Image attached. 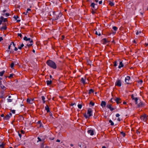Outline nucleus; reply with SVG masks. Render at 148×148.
I'll list each match as a JSON object with an SVG mask.
<instances>
[{"label": "nucleus", "mask_w": 148, "mask_h": 148, "mask_svg": "<svg viewBox=\"0 0 148 148\" xmlns=\"http://www.w3.org/2000/svg\"><path fill=\"white\" fill-rule=\"evenodd\" d=\"M147 116L145 114H144L140 116L141 120L143 121H146L147 119Z\"/></svg>", "instance_id": "f03ea898"}, {"label": "nucleus", "mask_w": 148, "mask_h": 148, "mask_svg": "<svg viewBox=\"0 0 148 148\" xmlns=\"http://www.w3.org/2000/svg\"><path fill=\"white\" fill-rule=\"evenodd\" d=\"M1 117H3V118L4 117H4V114H1Z\"/></svg>", "instance_id": "69168bd1"}, {"label": "nucleus", "mask_w": 148, "mask_h": 148, "mask_svg": "<svg viewBox=\"0 0 148 148\" xmlns=\"http://www.w3.org/2000/svg\"><path fill=\"white\" fill-rule=\"evenodd\" d=\"M34 100L32 99L28 98L27 99V103L29 104H32L33 103Z\"/></svg>", "instance_id": "9b49d317"}, {"label": "nucleus", "mask_w": 148, "mask_h": 148, "mask_svg": "<svg viewBox=\"0 0 148 148\" xmlns=\"http://www.w3.org/2000/svg\"><path fill=\"white\" fill-rule=\"evenodd\" d=\"M109 122L110 123V124L111 125H114V123L111 120H109Z\"/></svg>", "instance_id": "c756f323"}, {"label": "nucleus", "mask_w": 148, "mask_h": 148, "mask_svg": "<svg viewBox=\"0 0 148 148\" xmlns=\"http://www.w3.org/2000/svg\"><path fill=\"white\" fill-rule=\"evenodd\" d=\"M12 100L11 99H8V102H12Z\"/></svg>", "instance_id": "8fccbe9b"}, {"label": "nucleus", "mask_w": 148, "mask_h": 148, "mask_svg": "<svg viewBox=\"0 0 148 148\" xmlns=\"http://www.w3.org/2000/svg\"><path fill=\"white\" fill-rule=\"evenodd\" d=\"M32 45H33V43H31V44H29V45L27 44V46H28L29 47L30 46H32Z\"/></svg>", "instance_id": "de8ad7c7"}, {"label": "nucleus", "mask_w": 148, "mask_h": 148, "mask_svg": "<svg viewBox=\"0 0 148 148\" xmlns=\"http://www.w3.org/2000/svg\"><path fill=\"white\" fill-rule=\"evenodd\" d=\"M21 134H24L25 133V132L22 130H21Z\"/></svg>", "instance_id": "49530a36"}, {"label": "nucleus", "mask_w": 148, "mask_h": 148, "mask_svg": "<svg viewBox=\"0 0 148 148\" xmlns=\"http://www.w3.org/2000/svg\"><path fill=\"white\" fill-rule=\"evenodd\" d=\"M5 15L7 16H8L10 15V14L9 13H6L5 14Z\"/></svg>", "instance_id": "e2e57ef3"}, {"label": "nucleus", "mask_w": 148, "mask_h": 148, "mask_svg": "<svg viewBox=\"0 0 148 148\" xmlns=\"http://www.w3.org/2000/svg\"><path fill=\"white\" fill-rule=\"evenodd\" d=\"M112 105L111 104H108L107 105V107L109 108L111 111H112L113 110H114V108H113L112 107Z\"/></svg>", "instance_id": "f8f14e48"}, {"label": "nucleus", "mask_w": 148, "mask_h": 148, "mask_svg": "<svg viewBox=\"0 0 148 148\" xmlns=\"http://www.w3.org/2000/svg\"><path fill=\"white\" fill-rule=\"evenodd\" d=\"M112 29L115 31H117L118 29L117 28L116 26L113 27H112Z\"/></svg>", "instance_id": "473e14b6"}, {"label": "nucleus", "mask_w": 148, "mask_h": 148, "mask_svg": "<svg viewBox=\"0 0 148 148\" xmlns=\"http://www.w3.org/2000/svg\"><path fill=\"white\" fill-rule=\"evenodd\" d=\"M0 18L1 20L3 22H6L7 21V19L6 18H4L3 16H1Z\"/></svg>", "instance_id": "6ab92c4d"}, {"label": "nucleus", "mask_w": 148, "mask_h": 148, "mask_svg": "<svg viewBox=\"0 0 148 148\" xmlns=\"http://www.w3.org/2000/svg\"><path fill=\"white\" fill-rule=\"evenodd\" d=\"M95 34L97 35H98L99 36H100L101 35V34L99 32H98V31H96Z\"/></svg>", "instance_id": "cd10ccee"}, {"label": "nucleus", "mask_w": 148, "mask_h": 148, "mask_svg": "<svg viewBox=\"0 0 148 148\" xmlns=\"http://www.w3.org/2000/svg\"><path fill=\"white\" fill-rule=\"evenodd\" d=\"M58 64H62V61L60 60H58Z\"/></svg>", "instance_id": "4c0bfd02"}, {"label": "nucleus", "mask_w": 148, "mask_h": 148, "mask_svg": "<svg viewBox=\"0 0 148 148\" xmlns=\"http://www.w3.org/2000/svg\"><path fill=\"white\" fill-rule=\"evenodd\" d=\"M120 133L123 137H125L126 135L125 133L123 132H121Z\"/></svg>", "instance_id": "c85d7f7f"}, {"label": "nucleus", "mask_w": 148, "mask_h": 148, "mask_svg": "<svg viewBox=\"0 0 148 148\" xmlns=\"http://www.w3.org/2000/svg\"><path fill=\"white\" fill-rule=\"evenodd\" d=\"M44 143H42L41 144V147H40V148H44Z\"/></svg>", "instance_id": "79ce46f5"}, {"label": "nucleus", "mask_w": 148, "mask_h": 148, "mask_svg": "<svg viewBox=\"0 0 148 148\" xmlns=\"http://www.w3.org/2000/svg\"><path fill=\"white\" fill-rule=\"evenodd\" d=\"M138 108H142L144 107L145 105L143 102H140L138 104Z\"/></svg>", "instance_id": "6e6552de"}, {"label": "nucleus", "mask_w": 148, "mask_h": 148, "mask_svg": "<svg viewBox=\"0 0 148 148\" xmlns=\"http://www.w3.org/2000/svg\"><path fill=\"white\" fill-rule=\"evenodd\" d=\"M114 99H113V98H112L110 101V102L112 103H113V102H114Z\"/></svg>", "instance_id": "37998d69"}, {"label": "nucleus", "mask_w": 148, "mask_h": 148, "mask_svg": "<svg viewBox=\"0 0 148 148\" xmlns=\"http://www.w3.org/2000/svg\"><path fill=\"white\" fill-rule=\"evenodd\" d=\"M88 134H90V135L91 136L93 135H94V134L93 130H88Z\"/></svg>", "instance_id": "dca6fc26"}, {"label": "nucleus", "mask_w": 148, "mask_h": 148, "mask_svg": "<svg viewBox=\"0 0 148 148\" xmlns=\"http://www.w3.org/2000/svg\"><path fill=\"white\" fill-rule=\"evenodd\" d=\"M38 125V127L39 128V127H43V126L42 125V123H40V124H39V125Z\"/></svg>", "instance_id": "e433bc0d"}, {"label": "nucleus", "mask_w": 148, "mask_h": 148, "mask_svg": "<svg viewBox=\"0 0 148 148\" xmlns=\"http://www.w3.org/2000/svg\"><path fill=\"white\" fill-rule=\"evenodd\" d=\"M117 62L115 61L114 62V66H117Z\"/></svg>", "instance_id": "ea45409f"}, {"label": "nucleus", "mask_w": 148, "mask_h": 148, "mask_svg": "<svg viewBox=\"0 0 148 148\" xmlns=\"http://www.w3.org/2000/svg\"><path fill=\"white\" fill-rule=\"evenodd\" d=\"M84 116L86 119H87L89 118V117L87 115L86 113L84 114Z\"/></svg>", "instance_id": "7c9ffc66"}, {"label": "nucleus", "mask_w": 148, "mask_h": 148, "mask_svg": "<svg viewBox=\"0 0 148 148\" xmlns=\"http://www.w3.org/2000/svg\"><path fill=\"white\" fill-rule=\"evenodd\" d=\"M114 101H116L117 104H119L121 102V100L120 98L116 97L114 99Z\"/></svg>", "instance_id": "39448f33"}, {"label": "nucleus", "mask_w": 148, "mask_h": 148, "mask_svg": "<svg viewBox=\"0 0 148 148\" xmlns=\"http://www.w3.org/2000/svg\"><path fill=\"white\" fill-rule=\"evenodd\" d=\"M14 62H12L11 63V64H10V66H11V67L13 69L14 66Z\"/></svg>", "instance_id": "72a5a7b5"}, {"label": "nucleus", "mask_w": 148, "mask_h": 148, "mask_svg": "<svg viewBox=\"0 0 148 148\" xmlns=\"http://www.w3.org/2000/svg\"><path fill=\"white\" fill-rule=\"evenodd\" d=\"M12 43L13 44V46L14 47H15V45L14 44V42H11V43L12 44Z\"/></svg>", "instance_id": "052dcab7"}, {"label": "nucleus", "mask_w": 148, "mask_h": 148, "mask_svg": "<svg viewBox=\"0 0 148 148\" xmlns=\"http://www.w3.org/2000/svg\"><path fill=\"white\" fill-rule=\"evenodd\" d=\"M79 146L81 148H82L83 147V145L82 144H79Z\"/></svg>", "instance_id": "5fc2aeb1"}, {"label": "nucleus", "mask_w": 148, "mask_h": 148, "mask_svg": "<svg viewBox=\"0 0 148 148\" xmlns=\"http://www.w3.org/2000/svg\"><path fill=\"white\" fill-rule=\"evenodd\" d=\"M139 82H140L141 83H142L143 82V81L142 80H140L138 82V83Z\"/></svg>", "instance_id": "0e129e2a"}, {"label": "nucleus", "mask_w": 148, "mask_h": 148, "mask_svg": "<svg viewBox=\"0 0 148 148\" xmlns=\"http://www.w3.org/2000/svg\"><path fill=\"white\" fill-rule=\"evenodd\" d=\"M102 42V43L103 44H105L109 42L106 39V38H104L102 39L101 40Z\"/></svg>", "instance_id": "4468645a"}, {"label": "nucleus", "mask_w": 148, "mask_h": 148, "mask_svg": "<svg viewBox=\"0 0 148 148\" xmlns=\"http://www.w3.org/2000/svg\"><path fill=\"white\" fill-rule=\"evenodd\" d=\"M42 123L40 121H39L37 123V125H39V124Z\"/></svg>", "instance_id": "864d4df0"}, {"label": "nucleus", "mask_w": 148, "mask_h": 148, "mask_svg": "<svg viewBox=\"0 0 148 148\" xmlns=\"http://www.w3.org/2000/svg\"><path fill=\"white\" fill-rule=\"evenodd\" d=\"M3 38L2 37H0V42L2 40H3Z\"/></svg>", "instance_id": "680f3d73"}, {"label": "nucleus", "mask_w": 148, "mask_h": 148, "mask_svg": "<svg viewBox=\"0 0 148 148\" xmlns=\"http://www.w3.org/2000/svg\"><path fill=\"white\" fill-rule=\"evenodd\" d=\"M89 104L91 105L92 106H93L94 105L95 103L94 102L91 101L89 103Z\"/></svg>", "instance_id": "f704fd0d"}, {"label": "nucleus", "mask_w": 148, "mask_h": 148, "mask_svg": "<svg viewBox=\"0 0 148 148\" xmlns=\"http://www.w3.org/2000/svg\"><path fill=\"white\" fill-rule=\"evenodd\" d=\"M116 117H119L120 116V115L119 114H116Z\"/></svg>", "instance_id": "bf43d9fd"}, {"label": "nucleus", "mask_w": 148, "mask_h": 148, "mask_svg": "<svg viewBox=\"0 0 148 148\" xmlns=\"http://www.w3.org/2000/svg\"><path fill=\"white\" fill-rule=\"evenodd\" d=\"M47 64L50 67L55 69L57 68L56 63L52 60H49L47 61Z\"/></svg>", "instance_id": "f257e3e1"}, {"label": "nucleus", "mask_w": 148, "mask_h": 148, "mask_svg": "<svg viewBox=\"0 0 148 148\" xmlns=\"http://www.w3.org/2000/svg\"><path fill=\"white\" fill-rule=\"evenodd\" d=\"M93 92H94L93 90L92 89H91L89 90V91L88 92V94H90L92 93H93Z\"/></svg>", "instance_id": "a878e982"}, {"label": "nucleus", "mask_w": 148, "mask_h": 148, "mask_svg": "<svg viewBox=\"0 0 148 148\" xmlns=\"http://www.w3.org/2000/svg\"><path fill=\"white\" fill-rule=\"evenodd\" d=\"M109 5H110V6H113L114 5V3L111 1H110L109 2Z\"/></svg>", "instance_id": "393cba45"}, {"label": "nucleus", "mask_w": 148, "mask_h": 148, "mask_svg": "<svg viewBox=\"0 0 148 148\" xmlns=\"http://www.w3.org/2000/svg\"><path fill=\"white\" fill-rule=\"evenodd\" d=\"M38 141H42L41 139L39 137L38 138Z\"/></svg>", "instance_id": "13d9d810"}, {"label": "nucleus", "mask_w": 148, "mask_h": 148, "mask_svg": "<svg viewBox=\"0 0 148 148\" xmlns=\"http://www.w3.org/2000/svg\"><path fill=\"white\" fill-rule=\"evenodd\" d=\"M10 116L9 114L7 115L5 117H4L3 119L4 120H8L10 118Z\"/></svg>", "instance_id": "a211bd4d"}, {"label": "nucleus", "mask_w": 148, "mask_h": 148, "mask_svg": "<svg viewBox=\"0 0 148 148\" xmlns=\"http://www.w3.org/2000/svg\"><path fill=\"white\" fill-rule=\"evenodd\" d=\"M14 74H10L9 76L8 77V78H11L13 77V75H14Z\"/></svg>", "instance_id": "c9c22d12"}, {"label": "nucleus", "mask_w": 148, "mask_h": 148, "mask_svg": "<svg viewBox=\"0 0 148 148\" xmlns=\"http://www.w3.org/2000/svg\"><path fill=\"white\" fill-rule=\"evenodd\" d=\"M23 40L26 41H29L31 43L33 42V40H31V39L30 38H27L26 36H25L23 38Z\"/></svg>", "instance_id": "20e7f679"}, {"label": "nucleus", "mask_w": 148, "mask_h": 148, "mask_svg": "<svg viewBox=\"0 0 148 148\" xmlns=\"http://www.w3.org/2000/svg\"><path fill=\"white\" fill-rule=\"evenodd\" d=\"M4 73V71H3L1 72H0V76H3Z\"/></svg>", "instance_id": "bb28decb"}, {"label": "nucleus", "mask_w": 148, "mask_h": 148, "mask_svg": "<svg viewBox=\"0 0 148 148\" xmlns=\"http://www.w3.org/2000/svg\"><path fill=\"white\" fill-rule=\"evenodd\" d=\"M92 111L91 109L89 108L88 110L87 114L88 115L89 117L90 116L92 115Z\"/></svg>", "instance_id": "423d86ee"}, {"label": "nucleus", "mask_w": 148, "mask_h": 148, "mask_svg": "<svg viewBox=\"0 0 148 148\" xmlns=\"http://www.w3.org/2000/svg\"><path fill=\"white\" fill-rule=\"evenodd\" d=\"M31 10L30 8H28L27 9V11L26 12V13H27L28 12V11H31Z\"/></svg>", "instance_id": "6e6d98bb"}, {"label": "nucleus", "mask_w": 148, "mask_h": 148, "mask_svg": "<svg viewBox=\"0 0 148 148\" xmlns=\"http://www.w3.org/2000/svg\"><path fill=\"white\" fill-rule=\"evenodd\" d=\"M47 84L48 85H51L52 83V81L51 80H47L46 82Z\"/></svg>", "instance_id": "4be33fe9"}, {"label": "nucleus", "mask_w": 148, "mask_h": 148, "mask_svg": "<svg viewBox=\"0 0 148 148\" xmlns=\"http://www.w3.org/2000/svg\"><path fill=\"white\" fill-rule=\"evenodd\" d=\"M130 77L129 76H127L125 77V82L127 84H130Z\"/></svg>", "instance_id": "7ed1b4c3"}, {"label": "nucleus", "mask_w": 148, "mask_h": 148, "mask_svg": "<svg viewBox=\"0 0 148 148\" xmlns=\"http://www.w3.org/2000/svg\"><path fill=\"white\" fill-rule=\"evenodd\" d=\"M141 31H139V32L138 31H137V32H136V35H138L139 33H141Z\"/></svg>", "instance_id": "09e8293b"}, {"label": "nucleus", "mask_w": 148, "mask_h": 148, "mask_svg": "<svg viewBox=\"0 0 148 148\" xmlns=\"http://www.w3.org/2000/svg\"><path fill=\"white\" fill-rule=\"evenodd\" d=\"M18 135H19V137H20V138H21V134H20L19 132H18Z\"/></svg>", "instance_id": "774afa93"}, {"label": "nucleus", "mask_w": 148, "mask_h": 148, "mask_svg": "<svg viewBox=\"0 0 148 148\" xmlns=\"http://www.w3.org/2000/svg\"><path fill=\"white\" fill-rule=\"evenodd\" d=\"M106 103L105 101H102L101 102V106L102 107H105Z\"/></svg>", "instance_id": "f3484780"}, {"label": "nucleus", "mask_w": 148, "mask_h": 148, "mask_svg": "<svg viewBox=\"0 0 148 148\" xmlns=\"http://www.w3.org/2000/svg\"><path fill=\"white\" fill-rule=\"evenodd\" d=\"M45 109L47 111V112H50L49 110V108L47 105L45 107Z\"/></svg>", "instance_id": "412c9836"}, {"label": "nucleus", "mask_w": 148, "mask_h": 148, "mask_svg": "<svg viewBox=\"0 0 148 148\" xmlns=\"http://www.w3.org/2000/svg\"><path fill=\"white\" fill-rule=\"evenodd\" d=\"M136 133L138 134H140V132L138 130H137L136 131Z\"/></svg>", "instance_id": "603ef678"}, {"label": "nucleus", "mask_w": 148, "mask_h": 148, "mask_svg": "<svg viewBox=\"0 0 148 148\" xmlns=\"http://www.w3.org/2000/svg\"><path fill=\"white\" fill-rule=\"evenodd\" d=\"M14 18L16 20L17 19V18H18V16H14Z\"/></svg>", "instance_id": "3c124183"}, {"label": "nucleus", "mask_w": 148, "mask_h": 148, "mask_svg": "<svg viewBox=\"0 0 148 148\" xmlns=\"http://www.w3.org/2000/svg\"><path fill=\"white\" fill-rule=\"evenodd\" d=\"M17 50H18L17 48L16 47H15L14 49V51H17Z\"/></svg>", "instance_id": "338daca9"}, {"label": "nucleus", "mask_w": 148, "mask_h": 148, "mask_svg": "<svg viewBox=\"0 0 148 148\" xmlns=\"http://www.w3.org/2000/svg\"><path fill=\"white\" fill-rule=\"evenodd\" d=\"M123 66L124 65L122 63V62L121 61L120 62L119 65V66L118 68L119 69H120L121 68L123 67Z\"/></svg>", "instance_id": "aec40b11"}, {"label": "nucleus", "mask_w": 148, "mask_h": 148, "mask_svg": "<svg viewBox=\"0 0 148 148\" xmlns=\"http://www.w3.org/2000/svg\"><path fill=\"white\" fill-rule=\"evenodd\" d=\"M86 79V77H84V78L82 77L81 78V81L84 85L86 84L87 83L85 82V80Z\"/></svg>", "instance_id": "ddd939ff"}, {"label": "nucleus", "mask_w": 148, "mask_h": 148, "mask_svg": "<svg viewBox=\"0 0 148 148\" xmlns=\"http://www.w3.org/2000/svg\"><path fill=\"white\" fill-rule=\"evenodd\" d=\"M3 25H4V26H3L1 27L0 28L1 30H5L7 29L6 27V24L5 23H3Z\"/></svg>", "instance_id": "9d476101"}, {"label": "nucleus", "mask_w": 148, "mask_h": 148, "mask_svg": "<svg viewBox=\"0 0 148 148\" xmlns=\"http://www.w3.org/2000/svg\"><path fill=\"white\" fill-rule=\"evenodd\" d=\"M95 3H91V4L90 6L92 7L94 9H95V10H96L97 9V8H96V9L95 8Z\"/></svg>", "instance_id": "5701e85b"}, {"label": "nucleus", "mask_w": 148, "mask_h": 148, "mask_svg": "<svg viewBox=\"0 0 148 148\" xmlns=\"http://www.w3.org/2000/svg\"><path fill=\"white\" fill-rule=\"evenodd\" d=\"M18 36H19L21 38H22V35L21 34V33H20V34L18 33Z\"/></svg>", "instance_id": "a19ab883"}, {"label": "nucleus", "mask_w": 148, "mask_h": 148, "mask_svg": "<svg viewBox=\"0 0 148 148\" xmlns=\"http://www.w3.org/2000/svg\"><path fill=\"white\" fill-rule=\"evenodd\" d=\"M11 112H12L13 113L15 114V110H11Z\"/></svg>", "instance_id": "a18cd8bd"}, {"label": "nucleus", "mask_w": 148, "mask_h": 148, "mask_svg": "<svg viewBox=\"0 0 148 148\" xmlns=\"http://www.w3.org/2000/svg\"><path fill=\"white\" fill-rule=\"evenodd\" d=\"M115 85L118 86H121V83L120 80H118L116 83Z\"/></svg>", "instance_id": "1a4fd4ad"}, {"label": "nucleus", "mask_w": 148, "mask_h": 148, "mask_svg": "<svg viewBox=\"0 0 148 148\" xmlns=\"http://www.w3.org/2000/svg\"><path fill=\"white\" fill-rule=\"evenodd\" d=\"M131 98L133 100H135V102H136V104H137V103H138L137 101L138 100V98L137 97H134L133 95H131Z\"/></svg>", "instance_id": "0eeeda50"}, {"label": "nucleus", "mask_w": 148, "mask_h": 148, "mask_svg": "<svg viewBox=\"0 0 148 148\" xmlns=\"http://www.w3.org/2000/svg\"><path fill=\"white\" fill-rule=\"evenodd\" d=\"M1 88L2 89H3L5 88V87L4 86H1Z\"/></svg>", "instance_id": "4d7b16f0"}, {"label": "nucleus", "mask_w": 148, "mask_h": 148, "mask_svg": "<svg viewBox=\"0 0 148 148\" xmlns=\"http://www.w3.org/2000/svg\"><path fill=\"white\" fill-rule=\"evenodd\" d=\"M92 13L93 14H94L95 13V11L94 10V9H92Z\"/></svg>", "instance_id": "c03bdc74"}, {"label": "nucleus", "mask_w": 148, "mask_h": 148, "mask_svg": "<svg viewBox=\"0 0 148 148\" xmlns=\"http://www.w3.org/2000/svg\"><path fill=\"white\" fill-rule=\"evenodd\" d=\"M82 105L80 104H79L78 105V108L79 109L81 108L82 107Z\"/></svg>", "instance_id": "58836bf2"}, {"label": "nucleus", "mask_w": 148, "mask_h": 148, "mask_svg": "<svg viewBox=\"0 0 148 148\" xmlns=\"http://www.w3.org/2000/svg\"><path fill=\"white\" fill-rule=\"evenodd\" d=\"M5 145V144L3 143H2L0 145V147L2 148H4V146Z\"/></svg>", "instance_id": "2f4dec72"}, {"label": "nucleus", "mask_w": 148, "mask_h": 148, "mask_svg": "<svg viewBox=\"0 0 148 148\" xmlns=\"http://www.w3.org/2000/svg\"><path fill=\"white\" fill-rule=\"evenodd\" d=\"M42 100L43 101V102L44 103H45V98L44 96H42L41 97Z\"/></svg>", "instance_id": "b1692460"}, {"label": "nucleus", "mask_w": 148, "mask_h": 148, "mask_svg": "<svg viewBox=\"0 0 148 148\" xmlns=\"http://www.w3.org/2000/svg\"><path fill=\"white\" fill-rule=\"evenodd\" d=\"M61 15H62L61 13H60L57 16V15H55L54 16L53 18L55 20H57L58 19V17L59 16H61Z\"/></svg>", "instance_id": "2eb2a0df"}]
</instances>
